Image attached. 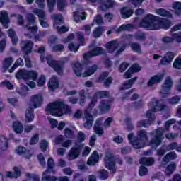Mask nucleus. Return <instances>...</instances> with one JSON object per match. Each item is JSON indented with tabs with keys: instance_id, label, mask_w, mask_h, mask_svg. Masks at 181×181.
<instances>
[{
	"instance_id": "nucleus-1",
	"label": "nucleus",
	"mask_w": 181,
	"mask_h": 181,
	"mask_svg": "<svg viewBox=\"0 0 181 181\" xmlns=\"http://www.w3.org/2000/svg\"><path fill=\"white\" fill-rule=\"evenodd\" d=\"M46 112L52 117H63L64 114L70 112V106L63 101H55L49 103L45 107Z\"/></svg>"
},
{
	"instance_id": "nucleus-2",
	"label": "nucleus",
	"mask_w": 181,
	"mask_h": 181,
	"mask_svg": "<svg viewBox=\"0 0 181 181\" xmlns=\"http://www.w3.org/2000/svg\"><path fill=\"white\" fill-rule=\"evenodd\" d=\"M127 139L134 149L145 148L146 142L149 141L148 132L144 129H141L137 132V136L133 132L129 133Z\"/></svg>"
},
{
	"instance_id": "nucleus-3",
	"label": "nucleus",
	"mask_w": 181,
	"mask_h": 181,
	"mask_svg": "<svg viewBox=\"0 0 181 181\" xmlns=\"http://www.w3.org/2000/svg\"><path fill=\"white\" fill-rule=\"evenodd\" d=\"M72 69L74 73L77 77H90V76H93L97 70H98V65L93 64L90 66H88L86 71L83 73V64L80 62H75L72 64Z\"/></svg>"
},
{
	"instance_id": "nucleus-4",
	"label": "nucleus",
	"mask_w": 181,
	"mask_h": 181,
	"mask_svg": "<svg viewBox=\"0 0 181 181\" xmlns=\"http://www.w3.org/2000/svg\"><path fill=\"white\" fill-rule=\"evenodd\" d=\"M46 60L47 64L52 67L58 76H63L64 74V66L66 64V61L64 59L62 60H54L52 55H48L46 57Z\"/></svg>"
},
{
	"instance_id": "nucleus-5",
	"label": "nucleus",
	"mask_w": 181,
	"mask_h": 181,
	"mask_svg": "<svg viewBox=\"0 0 181 181\" xmlns=\"http://www.w3.org/2000/svg\"><path fill=\"white\" fill-rule=\"evenodd\" d=\"M156 16L153 14H147L140 22L139 28L146 29V30H156Z\"/></svg>"
},
{
	"instance_id": "nucleus-6",
	"label": "nucleus",
	"mask_w": 181,
	"mask_h": 181,
	"mask_svg": "<svg viewBox=\"0 0 181 181\" xmlns=\"http://www.w3.org/2000/svg\"><path fill=\"white\" fill-rule=\"evenodd\" d=\"M163 129L158 127L157 129H154L150 132V135L152 137L150 140V145L152 148H158L163 141Z\"/></svg>"
},
{
	"instance_id": "nucleus-7",
	"label": "nucleus",
	"mask_w": 181,
	"mask_h": 181,
	"mask_svg": "<svg viewBox=\"0 0 181 181\" xmlns=\"http://www.w3.org/2000/svg\"><path fill=\"white\" fill-rule=\"evenodd\" d=\"M51 18L54 21L53 26L57 29L58 33H66V32H69V27L64 25L59 26L64 23V18L62 14H53L51 16Z\"/></svg>"
},
{
	"instance_id": "nucleus-8",
	"label": "nucleus",
	"mask_w": 181,
	"mask_h": 181,
	"mask_svg": "<svg viewBox=\"0 0 181 181\" xmlns=\"http://www.w3.org/2000/svg\"><path fill=\"white\" fill-rule=\"evenodd\" d=\"M17 80H37V72L35 71H27L25 69H19L16 74Z\"/></svg>"
},
{
	"instance_id": "nucleus-9",
	"label": "nucleus",
	"mask_w": 181,
	"mask_h": 181,
	"mask_svg": "<svg viewBox=\"0 0 181 181\" xmlns=\"http://www.w3.org/2000/svg\"><path fill=\"white\" fill-rule=\"evenodd\" d=\"M146 117L148 119H143L137 122V128H148V127L155 121V115L152 113V111L148 110L146 112Z\"/></svg>"
},
{
	"instance_id": "nucleus-10",
	"label": "nucleus",
	"mask_w": 181,
	"mask_h": 181,
	"mask_svg": "<svg viewBox=\"0 0 181 181\" xmlns=\"http://www.w3.org/2000/svg\"><path fill=\"white\" fill-rule=\"evenodd\" d=\"M105 165L106 169L110 170L112 175L117 172L115 158L111 154L107 155L105 158Z\"/></svg>"
},
{
	"instance_id": "nucleus-11",
	"label": "nucleus",
	"mask_w": 181,
	"mask_h": 181,
	"mask_svg": "<svg viewBox=\"0 0 181 181\" xmlns=\"http://www.w3.org/2000/svg\"><path fill=\"white\" fill-rule=\"evenodd\" d=\"M172 86H173V81L170 76H167L163 84L162 85V97L166 98L170 94L172 90Z\"/></svg>"
},
{
	"instance_id": "nucleus-12",
	"label": "nucleus",
	"mask_w": 181,
	"mask_h": 181,
	"mask_svg": "<svg viewBox=\"0 0 181 181\" xmlns=\"http://www.w3.org/2000/svg\"><path fill=\"white\" fill-rule=\"evenodd\" d=\"M90 2H100V9L102 12H106L108 9L114 8L115 1L114 0H89Z\"/></svg>"
},
{
	"instance_id": "nucleus-13",
	"label": "nucleus",
	"mask_w": 181,
	"mask_h": 181,
	"mask_svg": "<svg viewBox=\"0 0 181 181\" xmlns=\"http://www.w3.org/2000/svg\"><path fill=\"white\" fill-rule=\"evenodd\" d=\"M156 22L157 25H158L159 28L161 29H165V30L170 29V26H172V21H170V20L168 18H163L156 16Z\"/></svg>"
},
{
	"instance_id": "nucleus-14",
	"label": "nucleus",
	"mask_w": 181,
	"mask_h": 181,
	"mask_svg": "<svg viewBox=\"0 0 181 181\" xmlns=\"http://www.w3.org/2000/svg\"><path fill=\"white\" fill-rule=\"evenodd\" d=\"M23 46L21 47V50L24 52V54H30V53L33 50V46L35 43L30 40L22 41Z\"/></svg>"
},
{
	"instance_id": "nucleus-15",
	"label": "nucleus",
	"mask_w": 181,
	"mask_h": 181,
	"mask_svg": "<svg viewBox=\"0 0 181 181\" xmlns=\"http://www.w3.org/2000/svg\"><path fill=\"white\" fill-rule=\"evenodd\" d=\"M81 152V146L76 145L72 147L69 152L68 153V156L71 160L74 159H77L78 156H80V153Z\"/></svg>"
},
{
	"instance_id": "nucleus-16",
	"label": "nucleus",
	"mask_w": 181,
	"mask_h": 181,
	"mask_svg": "<svg viewBox=\"0 0 181 181\" xmlns=\"http://www.w3.org/2000/svg\"><path fill=\"white\" fill-rule=\"evenodd\" d=\"M42 181H70V178L67 176L56 177L54 175H46V173H42Z\"/></svg>"
},
{
	"instance_id": "nucleus-17",
	"label": "nucleus",
	"mask_w": 181,
	"mask_h": 181,
	"mask_svg": "<svg viewBox=\"0 0 181 181\" xmlns=\"http://www.w3.org/2000/svg\"><path fill=\"white\" fill-rule=\"evenodd\" d=\"M119 12L122 19H128L134 15V9L129 6H123Z\"/></svg>"
},
{
	"instance_id": "nucleus-18",
	"label": "nucleus",
	"mask_w": 181,
	"mask_h": 181,
	"mask_svg": "<svg viewBox=\"0 0 181 181\" xmlns=\"http://www.w3.org/2000/svg\"><path fill=\"white\" fill-rule=\"evenodd\" d=\"M31 103H33V108H40L43 104V96L42 95H33L31 96Z\"/></svg>"
},
{
	"instance_id": "nucleus-19",
	"label": "nucleus",
	"mask_w": 181,
	"mask_h": 181,
	"mask_svg": "<svg viewBox=\"0 0 181 181\" xmlns=\"http://www.w3.org/2000/svg\"><path fill=\"white\" fill-rule=\"evenodd\" d=\"M98 110L101 114H105V112H108L110 110H111V104L110 101L107 100H103L100 102Z\"/></svg>"
},
{
	"instance_id": "nucleus-20",
	"label": "nucleus",
	"mask_w": 181,
	"mask_h": 181,
	"mask_svg": "<svg viewBox=\"0 0 181 181\" xmlns=\"http://www.w3.org/2000/svg\"><path fill=\"white\" fill-rule=\"evenodd\" d=\"M173 59H175V54L169 51L161 59L160 64H162V66H168V64H170L171 62H173Z\"/></svg>"
},
{
	"instance_id": "nucleus-21",
	"label": "nucleus",
	"mask_w": 181,
	"mask_h": 181,
	"mask_svg": "<svg viewBox=\"0 0 181 181\" xmlns=\"http://www.w3.org/2000/svg\"><path fill=\"white\" fill-rule=\"evenodd\" d=\"M100 161V155H98V153L97 151H94L90 157L88 159L87 165L88 166H95L97 163Z\"/></svg>"
},
{
	"instance_id": "nucleus-22",
	"label": "nucleus",
	"mask_w": 181,
	"mask_h": 181,
	"mask_svg": "<svg viewBox=\"0 0 181 181\" xmlns=\"http://www.w3.org/2000/svg\"><path fill=\"white\" fill-rule=\"evenodd\" d=\"M9 17L8 15V12L1 11L0 12V23L3 25L4 29H8L9 28Z\"/></svg>"
},
{
	"instance_id": "nucleus-23",
	"label": "nucleus",
	"mask_w": 181,
	"mask_h": 181,
	"mask_svg": "<svg viewBox=\"0 0 181 181\" xmlns=\"http://www.w3.org/2000/svg\"><path fill=\"white\" fill-rule=\"evenodd\" d=\"M164 76L165 75L163 74L153 76L147 83L148 87H152L153 84H159V83H160L162 80H163Z\"/></svg>"
},
{
	"instance_id": "nucleus-24",
	"label": "nucleus",
	"mask_w": 181,
	"mask_h": 181,
	"mask_svg": "<svg viewBox=\"0 0 181 181\" xmlns=\"http://www.w3.org/2000/svg\"><path fill=\"white\" fill-rule=\"evenodd\" d=\"M84 115L85 119H86V122L83 124L84 128H91L93 124H94V118L93 117V115L90 114L88 110H85Z\"/></svg>"
},
{
	"instance_id": "nucleus-25",
	"label": "nucleus",
	"mask_w": 181,
	"mask_h": 181,
	"mask_svg": "<svg viewBox=\"0 0 181 181\" xmlns=\"http://www.w3.org/2000/svg\"><path fill=\"white\" fill-rule=\"evenodd\" d=\"M60 87L59 79L57 77H52L48 82V89L49 91H54L57 88Z\"/></svg>"
},
{
	"instance_id": "nucleus-26",
	"label": "nucleus",
	"mask_w": 181,
	"mask_h": 181,
	"mask_svg": "<svg viewBox=\"0 0 181 181\" xmlns=\"http://www.w3.org/2000/svg\"><path fill=\"white\" fill-rule=\"evenodd\" d=\"M16 153L18 155H25V159H30V158H32V153H30V151L22 146L17 147L16 149Z\"/></svg>"
},
{
	"instance_id": "nucleus-27",
	"label": "nucleus",
	"mask_w": 181,
	"mask_h": 181,
	"mask_svg": "<svg viewBox=\"0 0 181 181\" xmlns=\"http://www.w3.org/2000/svg\"><path fill=\"white\" fill-rule=\"evenodd\" d=\"M118 42L117 40L109 41L106 43L105 47L109 53H114L118 49Z\"/></svg>"
},
{
	"instance_id": "nucleus-28",
	"label": "nucleus",
	"mask_w": 181,
	"mask_h": 181,
	"mask_svg": "<svg viewBox=\"0 0 181 181\" xmlns=\"http://www.w3.org/2000/svg\"><path fill=\"white\" fill-rule=\"evenodd\" d=\"M138 80V76H135L131 79L126 81L122 86L119 88V90H128V88H131L132 86H134V83H135Z\"/></svg>"
},
{
	"instance_id": "nucleus-29",
	"label": "nucleus",
	"mask_w": 181,
	"mask_h": 181,
	"mask_svg": "<svg viewBox=\"0 0 181 181\" xmlns=\"http://www.w3.org/2000/svg\"><path fill=\"white\" fill-rule=\"evenodd\" d=\"M140 165H143L144 166H153V163H155V159L152 157H143L139 160Z\"/></svg>"
},
{
	"instance_id": "nucleus-30",
	"label": "nucleus",
	"mask_w": 181,
	"mask_h": 181,
	"mask_svg": "<svg viewBox=\"0 0 181 181\" xmlns=\"http://www.w3.org/2000/svg\"><path fill=\"white\" fill-rule=\"evenodd\" d=\"M35 119V110L33 107H29L25 111V121L26 122H32Z\"/></svg>"
},
{
	"instance_id": "nucleus-31",
	"label": "nucleus",
	"mask_w": 181,
	"mask_h": 181,
	"mask_svg": "<svg viewBox=\"0 0 181 181\" xmlns=\"http://www.w3.org/2000/svg\"><path fill=\"white\" fill-rule=\"evenodd\" d=\"M54 160L52 158H48L47 160V170H45L43 173H46L45 176L47 175V173H52L54 175L56 173V171H54Z\"/></svg>"
},
{
	"instance_id": "nucleus-32",
	"label": "nucleus",
	"mask_w": 181,
	"mask_h": 181,
	"mask_svg": "<svg viewBox=\"0 0 181 181\" xmlns=\"http://www.w3.org/2000/svg\"><path fill=\"white\" fill-rule=\"evenodd\" d=\"M176 33H174L172 34V37L170 36H165L161 38V42L163 43V45H170L173 43V42H177V40L176 39V37H175V35Z\"/></svg>"
},
{
	"instance_id": "nucleus-33",
	"label": "nucleus",
	"mask_w": 181,
	"mask_h": 181,
	"mask_svg": "<svg viewBox=\"0 0 181 181\" xmlns=\"http://www.w3.org/2000/svg\"><path fill=\"white\" fill-rule=\"evenodd\" d=\"M175 170H176V163L172 162L166 167L165 170V176L169 177L170 175H173L175 173Z\"/></svg>"
},
{
	"instance_id": "nucleus-34",
	"label": "nucleus",
	"mask_w": 181,
	"mask_h": 181,
	"mask_svg": "<svg viewBox=\"0 0 181 181\" xmlns=\"http://www.w3.org/2000/svg\"><path fill=\"white\" fill-rule=\"evenodd\" d=\"M13 129L16 134H22L23 132V124L18 121L13 122Z\"/></svg>"
},
{
	"instance_id": "nucleus-35",
	"label": "nucleus",
	"mask_w": 181,
	"mask_h": 181,
	"mask_svg": "<svg viewBox=\"0 0 181 181\" xmlns=\"http://www.w3.org/2000/svg\"><path fill=\"white\" fill-rule=\"evenodd\" d=\"M8 37H10L12 45H18V36L16 35V32L13 29H9L8 31Z\"/></svg>"
},
{
	"instance_id": "nucleus-36",
	"label": "nucleus",
	"mask_w": 181,
	"mask_h": 181,
	"mask_svg": "<svg viewBox=\"0 0 181 181\" xmlns=\"http://www.w3.org/2000/svg\"><path fill=\"white\" fill-rule=\"evenodd\" d=\"M157 15L163 16V18H172L173 15L170 11L165 10V8H158L156 10Z\"/></svg>"
},
{
	"instance_id": "nucleus-37",
	"label": "nucleus",
	"mask_w": 181,
	"mask_h": 181,
	"mask_svg": "<svg viewBox=\"0 0 181 181\" xmlns=\"http://www.w3.org/2000/svg\"><path fill=\"white\" fill-rule=\"evenodd\" d=\"M98 177L100 180H107L110 177V173L105 169H101L98 171Z\"/></svg>"
},
{
	"instance_id": "nucleus-38",
	"label": "nucleus",
	"mask_w": 181,
	"mask_h": 181,
	"mask_svg": "<svg viewBox=\"0 0 181 181\" xmlns=\"http://www.w3.org/2000/svg\"><path fill=\"white\" fill-rule=\"evenodd\" d=\"M93 95L96 97L98 100V98L99 99L106 98V97H109L110 92L107 90H100V91L95 92Z\"/></svg>"
},
{
	"instance_id": "nucleus-39",
	"label": "nucleus",
	"mask_w": 181,
	"mask_h": 181,
	"mask_svg": "<svg viewBox=\"0 0 181 181\" xmlns=\"http://www.w3.org/2000/svg\"><path fill=\"white\" fill-rule=\"evenodd\" d=\"M90 52H92L93 57L95 56H100V54H105V50L100 47H95Z\"/></svg>"
},
{
	"instance_id": "nucleus-40",
	"label": "nucleus",
	"mask_w": 181,
	"mask_h": 181,
	"mask_svg": "<svg viewBox=\"0 0 181 181\" xmlns=\"http://www.w3.org/2000/svg\"><path fill=\"white\" fill-rule=\"evenodd\" d=\"M12 63H13V58H5L3 62V69H4V70H8V69H9L11 66H12Z\"/></svg>"
},
{
	"instance_id": "nucleus-41",
	"label": "nucleus",
	"mask_w": 181,
	"mask_h": 181,
	"mask_svg": "<svg viewBox=\"0 0 181 181\" xmlns=\"http://www.w3.org/2000/svg\"><path fill=\"white\" fill-rule=\"evenodd\" d=\"M164 104H159V100L156 101V105L151 109V112H156L158 111H163L165 110Z\"/></svg>"
},
{
	"instance_id": "nucleus-42",
	"label": "nucleus",
	"mask_w": 181,
	"mask_h": 181,
	"mask_svg": "<svg viewBox=\"0 0 181 181\" xmlns=\"http://www.w3.org/2000/svg\"><path fill=\"white\" fill-rule=\"evenodd\" d=\"M130 47L133 52H136V53H142L141 45L138 44V42H132Z\"/></svg>"
},
{
	"instance_id": "nucleus-43",
	"label": "nucleus",
	"mask_w": 181,
	"mask_h": 181,
	"mask_svg": "<svg viewBox=\"0 0 181 181\" xmlns=\"http://www.w3.org/2000/svg\"><path fill=\"white\" fill-rule=\"evenodd\" d=\"M27 25H35L36 23V16L33 13H29L27 15Z\"/></svg>"
},
{
	"instance_id": "nucleus-44",
	"label": "nucleus",
	"mask_w": 181,
	"mask_h": 181,
	"mask_svg": "<svg viewBox=\"0 0 181 181\" xmlns=\"http://www.w3.org/2000/svg\"><path fill=\"white\" fill-rule=\"evenodd\" d=\"M79 104L80 105L83 106L86 104V90L82 89L79 90Z\"/></svg>"
},
{
	"instance_id": "nucleus-45",
	"label": "nucleus",
	"mask_w": 181,
	"mask_h": 181,
	"mask_svg": "<svg viewBox=\"0 0 181 181\" xmlns=\"http://www.w3.org/2000/svg\"><path fill=\"white\" fill-rule=\"evenodd\" d=\"M95 134L97 135H103L104 134V129L100 127V123L96 122L93 127Z\"/></svg>"
},
{
	"instance_id": "nucleus-46",
	"label": "nucleus",
	"mask_w": 181,
	"mask_h": 181,
	"mask_svg": "<svg viewBox=\"0 0 181 181\" xmlns=\"http://www.w3.org/2000/svg\"><path fill=\"white\" fill-rule=\"evenodd\" d=\"M34 13L38 16L39 20L42 21L43 19H46V13H45V11L41 9H35L34 11Z\"/></svg>"
},
{
	"instance_id": "nucleus-47",
	"label": "nucleus",
	"mask_w": 181,
	"mask_h": 181,
	"mask_svg": "<svg viewBox=\"0 0 181 181\" xmlns=\"http://www.w3.org/2000/svg\"><path fill=\"white\" fill-rule=\"evenodd\" d=\"M104 33V27L103 26H99L95 28L93 31V36L94 37H100L101 35Z\"/></svg>"
},
{
	"instance_id": "nucleus-48",
	"label": "nucleus",
	"mask_w": 181,
	"mask_h": 181,
	"mask_svg": "<svg viewBox=\"0 0 181 181\" xmlns=\"http://www.w3.org/2000/svg\"><path fill=\"white\" fill-rule=\"evenodd\" d=\"M68 49L70 52L77 53V52H78V49H80V44L75 45L74 43L71 42L68 45Z\"/></svg>"
},
{
	"instance_id": "nucleus-49",
	"label": "nucleus",
	"mask_w": 181,
	"mask_h": 181,
	"mask_svg": "<svg viewBox=\"0 0 181 181\" xmlns=\"http://www.w3.org/2000/svg\"><path fill=\"white\" fill-rule=\"evenodd\" d=\"M25 177L27 179H29V180L40 181V177L37 174H32L30 173H27L25 174Z\"/></svg>"
},
{
	"instance_id": "nucleus-50",
	"label": "nucleus",
	"mask_w": 181,
	"mask_h": 181,
	"mask_svg": "<svg viewBox=\"0 0 181 181\" xmlns=\"http://www.w3.org/2000/svg\"><path fill=\"white\" fill-rule=\"evenodd\" d=\"M0 142H1V145L4 146L5 150L9 148V139H7L5 136H1L0 137Z\"/></svg>"
},
{
	"instance_id": "nucleus-51",
	"label": "nucleus",
	"mask_w": 181,
	"mask_h": 181,
	"mask_svg": "<svg viewBox=\"0 0 181 181\" xmlns=\"http://www.w3.org/2000/svg\"><path fill=\"white\" fill-rule=\"evenodd\" d=\"M25 25V28L27 29V30H28V32H30L33 35H36L38 30L37 25Z\"/></svg>"
},
{
	"instance_id": "nucleus-52",
	"label": "nucleus",
	"mask_w": 181,
	"mask_h": 181,
	"mask_svg": "<svg viewBox=\"0 0 181 181\" xmlns=\"http://www.w3.org/2000/svg\"><path fill=\"white\" fill-rule=\"evenodd\" d=\"M91 57H94V56L93 55V52H91V51L85 53L83 54L84 64H88V63L90 62L89 59H91Z\"/></svg>"
},
{
	"instance_id": "nucleus-53",
	"label": "nucleus",
	"mask_w": 181,
	"mask_h": 181,
	"mask_svg": "<svg viewBox=\"0 0 181 181\" xmlns=\"http://www.w3.org/2000/svg\"><path fill=\"white\" fill-rule=\"evenodd\" d=\"M56 2H57V0H47V5L50 12H53V11H54Z\"/></svg>"
},
{
	"instance_id": "nucleus-54",
	"label": "nucleus",
	"mask_w": 181,
	"mask_h": 181,
	"mask_svg": "<svg viewBox=\"0 0 181 181\" xmlns=\"http://www.w3.org/2000/svg\"><path fill=\"white\" fill-rule=\"evenodd\" d=\"M57 8L59 11L63 12L64 8H66V0H57Z\"/></svg>"
},
{
	"instance_id": "nucleus-55",
	"label": "nucleus",
	"mask_w": 181,
	"mask_h": 181,
	"mask_svg": "<svg viewBox=\"0 0 181 181\" xmlns=\"http://www.w3.org/2000/svg\"><path fill=\"white\" fill-rule=\"evenodd\" d=\"M144 0H128V3L134 6V8H139L142 5Z\"/></svg>"
},
{
	"instance_id": "nucleus-56",
	"label": "nucleus",
	"mask_w": 181,
	"mask_h": 181,
	"mask_svg": "<svg viewBox=\"0 0 181 181\" xmlns=\"http://www.w3.org/2000/svg\"><path fill=\"white\" fill-rule=\"evenodd\" d=\"M129 69L133 72V74L139 73V71L142 70V68L138 64H133Z\"/></svg>"
},
{
	"instance_id": "nucleus-57",
	"label": "nucleus",
	"mask_w": 181,
	"mask_h": 181,
	"mask_svg": "<svg viewBox=\"0 0 181 181\" xmlns=\"http://www.w3.org/2000/svg\"><path fill=\"white\" fill-rule=\"evenodd\" d=\"M64 135L66 138H69V139H71V138L74 136V132L71 130L70 128H66L64 129Z\"/></svg>"
},
{
	"instance_id": "nucleus-58",
	"label": "nucleus",
	"mask_w": 181,
	"mask_h": 181,
	"mask_svg": "<svg viewBox=\"0 0 181 181\" xmlns=\"http://www.w3.org/2000/svg\"><path fill=\"white\" fill-rule=\"evenodd\" d=\"M180 101V97L175 95L168 99V103L171 105H175V104H177Z\"/></svg>"
},
{
	"instance_id": "nucleus-59",
	"label": "nucleus",
	"mask_w": 181,
	"mask_h": 181,
	"mask_svg": "<svg viewBox=\"0 0 181 181\" xmlns=\"http://www.w3.org/2000/svg\"><path fill=\"white\" fill-rule=\"evenodd\" d=\"M0 86L1 87H6V88H8V90L13 89V85H12V83L9 81H4L0 83Z\"/></svg>"
},
{
	"instance_id": "nucleus-60",
	"label": "nucleus",
	"mask_w": 181,
	"mask_h": 181,
	"mask_svg": "<svg viewBox=\"0 0 181 181\" xmlns=\"http://www.w3.org/2000/svg\"><path fill=\"white\" fill-rule=\"evenodd\" d=\"M93 21L95 22L96 25H104V18L100 14L95 16Z\"/></svg>"
},
{
	"instance_id": "nucleus-61",
	"label": "nucleus",
	"mask_w": 181,
	"mask_h": 181,
	"mask_svg": "<svg viewBox=\"0 0 181 181\" xmlns=\"http://www.w3.org/2000/svg\"><path fill=\"white\" fill-rule=\"evenodd\" d=\"M39 142V134H35L30 140V145H36Z\"/></svg>"
},
{
	"instance_id": "nucleus-62",
	"label": "nucleus",
	"mask_w": 181,
	"mask_h": 181,
	"mask_svg": "<svg viewBox=\"0 0 181 181\" xmlns=\"http://www.w3.org/2000/svg\"><path fill=\"white\" fill-rule=\"evenodd\" d=\"M173 69H177V70H180L181 69V58H177L175 59L173 64Z\"/></svg>"
},
{
	"instance_id": "nucleus-63",
	"label": "nucleus",
	"mask_w": 181,
	"mask_h": 181,
	"mask_svg": "<svg viewBox=\"0 0 181 181\" xmlns=\"http://www.w3.org/2000/svg\"><path fill=\"white\" fill-rule=\"evenodd\" d=\"M129 67V64L127 62H122L119 66V73H124Z\"/></svg>"
},
{
	"instance_id": "nucleus-64",
	"label": "nucleus",
	"mask_w": 181,
	"mask_h": 181,
	"mask_svg": "<svg viewBox=\"0 0 181 181\" xmlns=\"http://www.w3.org/2000/svg\"><path fill=\"white\" fill-rule=\"evenodd\" d=\"M173 9H176L178 11H176L177 15H180L181 13V2L177 1L173 5Z\"/></svg>"
}]
</instances>
